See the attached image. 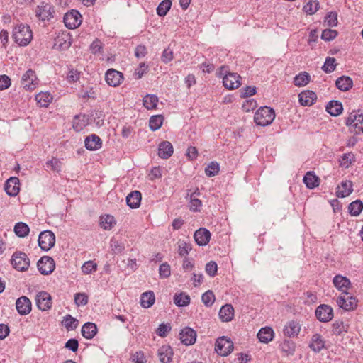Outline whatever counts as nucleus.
<instances>
[{"label":"nucleus","mask_w":363,"mask_h":363,"mask_svg":"<svg viewBox=\"0 0 363 363\" xmlns=\"http://www.w3.org/2000/svg\"><path fill=\"white\" fill-rule=\"evenodd\" d=\"M12 38L20 46H26L32 40L33 33L28 26L21 23L14 28Z\"/></svg>","instance_id":"obj_1"},{"label":"nucleus","mask_w":363,"mask_h":363,"mask_svg":"<svg viewBox=\"0 0 363 363\" xmlns=\"http://www.w3.org/2000/svg\"><path fill=\"white\" fill-rule=\"evenodd\" d=\"M275 118L274 111L267 106L259 108L255 113L254 121L257 125L266 126L272 123Z\"/></svg>","instance_id":"obj_2"},{"label":"nucleus","mask_w":363,"mask_h":363,"mask_svg":"<svg viewBox=\"0 0 363 363\" xmlns=\"http://www.w3.org/2000/svg\"><path fill=\"white\" fill-rule=\"evenodd\" d=\"M72 38L67 30H60L55 33L53 38L52 49L56 50H66L72 45Z\"/></svg>","instance_id":"obj_3"},{"label":"nucleus","mask_w":363,"mask_h":363,"mask_svg":"<svg viewBox=\"0 0 363 363\" xmlns=\"http://www.w3.org/2000/svg\"><path fill=\"white\" fill-rule=\"evenodd\" d=\"M346 125L356 134L363 133V114L356 111L352 112L346 120Z\"/></svg>","instance_id":"obj_4"},{"label":"nucleus","mask_w":363,"mask_h":363,"mask_svg":"<svg viewBox=\"0 0 363 363\" xmlns=\"http://www.w3.org/2000/svg\"><path fill=\"white\" fill-rule=\"evenodd\" d=\"M233 350V342L225 336L216 340L215 350L221 356L228 355Z\"/></svg>","instance_id":"obj_5"},{"label":"nucleus","mask_w":363,"mask_h":363,"mask_svg":"<svg viewBox=\"0 0 363 363\" xmlns=\"http://www.w3.org/2000/svg\"><path fill=\"white\" fill-rule=\"evenodd\" d=\"M11 264L16 269L22 272L28 268L30 261L26 254L21 252H16L12 256Z\"/></svg>","instance_id":"obj_6"},{"label":"nucleus","mask_w":363,"mask_h":363,"mask_svg":"<svg viewBox=\"0 0 363 363\" xmlns=\"http://www.w3.org/2000/svg\"><path fill=\"white\" fill-rule=\"evenodd\" d=\"M63 21L67 28L74 29L82 23V15L78 11L72 9L65 14Z\"/></svg>","instance_id":"obj_7"},{"label":"nucleus","mask_w":363,"mask_h":363,"mask_svg":"<svg viewBox=\"0 0 363 363\" xmlns=\"http://www.w3.org/2000/svg\"><path fill=\"white\" fill-rule=\"evenodd\" d=\"M337 303L345 311H352L357 306V299L349 292H346L337 298Z\"/></svg>","instance_id":"obj_8"},{"label":"nucleus","mask_w":363,"mask_h":363,"mask_svg":"<svg viewBox=\"0 0 363 363\" xmlns=\"http://www.w3.org/2000/svg\"><path fill=\"white\" fill-rule=\"evenodd\" d=\"M105 79L109 86L116 87L121 84L123 75L121 72L114 69H109L106 73Z\"/></svg>","instance_id":"obj_9"},{"label":"nucleus","mask_w":363,"mask_h":363,"mask_svg":"<svg viewBox=\"0 0 363 363\" xmlns=\"http://www.w3.org/2000/svg\"><path fill=\"white\" fill-rule=\"evenodd\" d=\"M37 84L35 73L32 69L27 70L22 76L21 85L27 90H33Z\"/></svg>","instance_id":"obj_10"},{"label":"nucleus","mask_w":363,"mask_h":363,"mask_svg":"<svg viewBox=\"0 0 363 363\" xmlns=\"http://www.w3.org/2000/svg\"><path fill=\"white\" fill-rule=\"evenodd\" d=\"M315 315L320 321L328 322L333 317V311L330 306L323 304L316 308Z\"/></svg>","instance_id":"obj_11"},{"label":"nucleus","mask_w":363,"mask_h":363,"mask_svg":"<svg viewBox=\"0 0 363 363\" xmlns=\"http://www.w3.org/2000/svg\"><path fill=\"white\" fill-rule=\"evenodd\" d=\"M196 333L189 327H185L179 333L180 340L186 345H191L196 340Z\"/></svg>","instance_id":"obj_12"},{"label":"nucleus","mask_w":363,"mask_h":363,"mask_svg":"<svg viewBox=\"0 0 363 363\" xmlns=\"http://www.w3.org/2000/svg\"><path fill=\"white\" fill-rule=\"evenodd\" d=\"M240 79V76L236 73H228L226 76L223 77V86L228 89H237L241 84Z\"/></svg>","instance_id":"obj_13"},{"label":"nucleus","mask_w":363,"mask_h":363,"mask_svg":"<svg viewBox=\"0 0 363 363\" xmlns=\"http://www.w3.org/2000/svg\"><path fill=\"white\" fill-rule=\"evenodd\" d=\"M210 231L205 228H201L195 231L194 238L196 244L199 246L206 245L211 239Z\"/></svg>","instance_id":"obj_14"},{"label":"nucleus","mask_w":363,"mask_h":363,"mask_svg":"<svg viewBox=\"0 0 363 363\" xmlns=\"http://www.w3.org/2000/svg\"><path fill=\"white\" fill-rule=\"evenodd\" d=\"M16 308L19 314L27 315L31 311V302L28 297L23 296L16 300Z\"/></svg>","instance_id":"obj_15"},{"label":"nucleus","mask_w":363,"mask_h":363,"mask_svg":"<svg viewBox=\"0 0 363 363\" xmlns=\"http://www.w3.org/2000/svg\"><path fill=\"white\" fill-rule=\"evenodd\" d=\"M4 189L8 195L11 196H16L20 190L18 178L15 177L9 178L5 184Z\"/></svg>","instance_id":"obj_16"},{"label":"nucleus","mask_w":363,"mask_h":363,"mask_svg":"<svg viewBox=\"0 0 363 363\" xmlns=\"http://www.w3.org/2000/svg\"><path fill=\"white\" fill-rule=\"evenodd\" d=\"M309 347L315 352H319L325 347V341L321 335L315 333L312 335Z\"/></svg>","instance_id":"obj_17"},{"label":"nucleus","mask_w":363,"mask_h":363,"mask_svg":"<svg viewBox=\"0 0 363 363\" xmlns=\"http://www.w3.org/2000/svg\"><path fill=\"white\" fill-rule=\"evenodd\" d=\"M333 284L342 294L348 292L347 290L351 288L350 281L346 277L342 275H336L333 278Z\"/></svg>","instance_id":"obj_18"},{"label":"nucleus","mask_w":363,"mask_h":363,"mask_svg":"<svg viewBox=\"0 0 363 363\" xmlns=\"http://www.w3.org/2000/svg\"><path fill=\"white\" fill-rule=\"evenodd\" d=\"M174 152L172 145L169 141H163L158 146V156L162 159L169 158Z\"/></svg>","instance_id":"obj_19"},{"label":"nucleus","mask_w":363,"mask_h":363,"mask_svg":"<svg viewBox=\"0 0 363 363\" xmlns=\"http://www.w3.org/2000/svg\"><path fill=\"white\" fill-rule=\"evenodd\" d=\"M298 99L302 106H309L316 100V94L313 91H304L298 94Z\"/></svg>","instance_id":"obj_20"},{"label":"nucleus","mask_w":363,"mask_h":363,"mask_svg":"<svg viewBox=\"0 0 363 363\" xmlns=\"http://www.w3.org/2000/svg\"><path fill=\"white\" fill-rule=\"evenodd\" d=\"M85 147L89 150H96L101 148L102 145V141L101 138L95 135L92 134L85 139L84 141Z\"/></svg>","instance_id":"obj_21"},{"label":"nucleus","mask_w":363,"mask_h":363,"mask_svg":"<svg viewBox=\"0 0 363 363\" xmlns=\"http://www.w3.org/2000/svg\"><path fill=\"white\" fill-rule=\"evenodd\" d=\"M219 318L223 322H229L233 319L234 308L230 304H225L219 311Z\"/></svg>","instance_id":"obj_22"},{"label":"nucleus","mask_w":363,"mask_h":363,"mask_svg":"<svg viewBox=\"0 0 363 363\" xmlns=\"http://www.w3.org/2000/svg\"><path fill=\"white\" fill-rule=\"evenodd\" d=\"M141 193L139 191H133L126 197L127 205L131 208H137L141 202Z\"/></svg>","instance_id":"obj_23"},{"label":"nucleus","mask_w":363,"mask_h":363,"mask_svg":"<svg viewBox=\"0 0 363 363\" xmlns=\"http://www.w3.org/2000/svg\"><path fill=\"white\" fill-rule=\"evenodd\" d=\"M173 351L170 346L163 345L158 350L160 361L162 363H168L172 360Z\"/></svg>","instance_id":"obj_24"},{"label":"nucleus","mask_w":363,"mask_h":363,"mask_svg":"<svg viewBox=\"0 0 363 363\" xmlns=\"http://www.w3.org/2000/svg\"><path fill=\"white\" fill-rule=\"evenodd\" d=\"M352 183L350 181H343L338 186L336 194L337 197L344 198L352 192Z\"/></svg>","instance_id":"obj_25"},{"label":"nucleus","mask_w":363,"mask_h":363,"mask_svg":"<svg viewBox=\"0 0 363 363\" xmlns=\"http://www.w3.org/2000/svg\"><path fill=\"white\" fill-rule=\"evenodd\" d=\"M89 124V118L85 115H76L72 121V127L77 132L82 130Z\"/></svg>","instance_id":"obj_26"},{"label":"nucleus","mask_w":363,"mask_h":363,"mask_svg":"<svg viewBox=\"0 0 363 363\" xmlns=\"http://www.w3.org/2000/svg\"><path fill=\"white\" fill-rule=\"evenodd\" d=\"M301 330L298 323L292 320L289 322L284 328V334L287 337H294L298 335Z\"/></svg>","instance_id":"obj_27"},{"label":"nucleus","mask_w":363,"mask_h":363,"mask_svg":"<svg viewBox=\"0 0 363 363\" xmlns=\"http://www.w3.org/2000/svg\"><path fill=\"white\" fill-rule=\"evenodd\" d=\"M274 334V330L272 328L264 327L259 330L257 336L261 342L268 343L272 340Z\"/></svg>","instance_id":"obj_28"},{"label":"nucleus","mask_w":363,"mask_h":363,"mask_svg":"<svg viewBox=\"0 0 363 363\" xmlns=\"http://www.w3.org/2000/svg\"><path fill=\"white\" fill-rule=\"evenodd\" d=\"M97 333V327L93 323H86L82 328V335L86 339H92Z\"/></svg>","instance_id":"obj_29"},{"label":"nucleus","mask_w":363,"mask_h":363,"mask_svg":"<svg viewBox=\"0 0 363 363\" xmlns=\"http://www.w3.org/2000/svg\"><path fill=\"white\" fill-rule=\"evenodd\" d=\"M342 105L339 101H330L326 106V111L333 116H339L342 112Z\"/></svg>","instance_id":"obj_30"},{"label":"nucleus","mask_w":363,"mask_h":363,"mask_svg":"<svg viewBox=\"0 0 363 363\" xmlns=\"http://www.w3.org/2000/svg\"><path fill=\"white\" fill-rule=\"evenodd\" d=\"M61 323L67 331H71L77 329L79 325V320L71 315L67 314L63 317Z\"/></svg>","instance_id":"obj_31"},{"label":"nucleus","mask_w":363,"mask_h":363,"mask_svg":"<svg viewBox=\"0 0 363 363\" xmlns=\"http://www.w3.org/2000/svg\"><path fill=\"white\" fill-rule=\"evenodd\" d=\"M335 84L338 89L346 91L352 88L353 82L350 77L342 76L336 80Z\"/></svg>","instance_id":"obj_32"},{"label":"nucleus","mask_w":363,"mask_h":363,"mask_svg":"<svg viewBox=\"0 0 363 363\" xmlns=\"http://www.w3.org/2000/svg\"><path fill=\"white\" fill-rule=\"evenodd\" d=\"M155 301V297L153 291H149L142 294L140 297V304L142 307L148 308L151 307Z\"/></svg>","instance_id":"obj_33"},{"label":"nucleus","mask_w":363,"mask_h":363,"mask_svg":"<svg viewBox=\"0 0 363 363\" xmlns=\"http://www.w3.org/2000/svg\"><path fill=\"white\" fill-rule=\"evenodd\" d=\"M303 182L312 189L319 185V179L313 172H308L303 177Z\"/></svg>","instance_id":"obj_34"},{"label":"nucleus","mask_w":363,"mask_h":363,"mask_svg":"<svg viewBox=\"0 0 363 363\" xmlns=\"http://www.w3.org/2000/svg\"><path fill=\"white\" fill-rule=\"evenodd\" d=\"M199 195V192L197 191H194L190 195L189 208L194 212L200 211L202 206L201 201L198 198Z\"/></svg>","instance_id":"obj_35"},{"label":"nucleus","mask_w":363,"mask_h":363,"mask_svg":"<svg viewBox=\"0 0 363 363\" xmlns=\"http://www.w3.org/2000/svg\"><path fill=\"white\" fill-rule=\"evenodd\" d=\"M116 225V220L113 216L105 215L100 217V226L106 230H110Z\"/></svg>","instance_id":"obj_36"},{"label":"nucleus","mask_w":363,"mask_h":363,"mask_svg":"<svg viewBox=\"0 0 363 363\" xmlns=\"http://www.w3.org/2000/svg\"><path fill=\"white\" fill-rule=\"evenodd\" d=\"M30 231L28 225L23 222L17 223L14 226L16 235L20 238L26 237Z\"/></svg>","instance_id":"obj_37"},{"label":"nucleus","mask_w":363,"mask_h":363,"mask_svg":"<svg viewBox=\"0 0 363 363\" xmlns=\"http://www.w3.org/2000/svg\"><path fill=\"white\" fill-rule=\"evenodd\" d=\"M158 102V98L154 94H147L143 98V105L147 109H154L156 108Z\"/></svg>","instance_id":"obj_38"},{"label":"nucleus","mask_w":363,"mask_h":363,"mask_svg":"<svg viewBox=\"0 0 363 363\" xmlns=\"http://www.w3.org/2000/svg\"><path fill=\"white\" fill-rule=\"evenodd\" d=\"M310 75L308 73L303 72L294 78V84L297 86H303L306 85L310 81Z\"/></svg>","instance_id":"obj_39"},{"label":"nucleus","mask_w":363,"mask_h":363,"mask_svg":"<svg viewBox=\"0 0 363 363\" xmlns=\"http://www.w3.org/2000/svg\"><path fill=\"white\" fill-rule=\"evenodd\" d=\"M348 329V325L344 323L342 320H335L333 323V333L335 335H340L342 333H346Z\"/></svg>","instance_id":"obj_40"},{"label":"nucleus","mask_w":363,"mask_h":363,"mask_svg":"<svg viewBox=\"0 0 363 363\" xmlns=\"http://www.w3.org/2000/svg\"><path fill=\"white\" fill-rule=\"evenodd\" d=\"M171 6L172 1L170 0H163L157 8V14L161 17L166 16Z\"/></svg>","instance_id":"obj_41"},{"label":"nucleus","mask_w":363,"mask_h":363,"mask_svg":"<svg viewBox=\"0 0 363 363\" xmlns=\"http://www.w3.org/2000/svg\"><path fill=\"white\" fill-rule=\"evenodd\" d=\"M348 209L352 216H357L363 209V203L360 200H356L349 205Z\"/></svg>","instance_id":"obj_42"},{"label":"nucleus","mask_w":363,"mask_h":363,"mask_svg":"<svg viewBox=\"0 0 363 363\" xmlns=\"http://www.w3.org/2000/svg\"><path fill=\"white\" fill-rule=\"evenodd\" d=\"M174 303L177 306H186L190 303V297L183 293L175 294L174 296Z\"/></svg>","instance_id":"obj_43"},{"label":"nucleus","mask_w":363,"mask_h":363,"mask_svg":"<svg viewBox=\"0 0 363 363\" xmlns=\"http://www.w3.org/2000/svg\"><path fill=\"white\" fill-rule=\"evenodd\" d=\"M163 117L161 115L153 116L150 118L149 126L152 130H158L162 125Z\"/></svg>","instance_id":"obj_44"},{"label":"nucleus","mask_w":363,"mask_h":363,"mask_svg":"<svg viewBox=\"0 0 363 363\" xmlns=\"http://www.w3.org/2000/svg\"><path fill=\"white\" fill-rule=\"evenodd\" d=\"M110 247L112 253L115 255L121 253L125 249L124 245L115 238L111 239Z\"/></svg>","instance_id":"obj_45"},{"label":"nucleus","mask_w":363,"mask_h":363,"mask_svg":"<svg viewBox=\"0 0 363 363\" xmlns=\"http://www.w3.org/2000/svg\"><path fill=\"white\" fill-rule=\"evenodd\" d=\"M281 351L286 354H292L295 351V344L290 340H284L281 345Z\"/></svg>","instance_id":"obj_46"},{"label":"nucleus","mask_w":363,"mask_h":363,"mask_svg":"<svg viewBox=\"0 0 363 363\" xmlns=\"http://www.w3.org/2000/svg\"><path fill=\"white\" fill-rule=\"evenodd\" d=\"M353 162H354V155L351 152L346 153L342 156L340 160V165L342 167L348 168Z\"/></svg>","instance_id":"obj_47"},{"label":"nucleus","mask_w":363,"mask_h":363,"mask_svg":"<svg viewBox=\"0 0 363 363\" xmlns=\"http://www.w3.org/2000/svg\"><path fill=\"white\" fill-rule=\"evenodd\" d=\"M35 304L39 310L45 311V291H40L35 296Z\"/></svg>","instance_id":"obj_48"},{"label":"nucleus","mask_w":363,"mask_h":363,"mask_svg":"<svg viewBox=\"0 0 363 363\" xmlns=\"http://www.w3.org/2000/svg\"><path fill=\"white\" fill-rule=\"evenodd\" d=\"M201 300L206 306L210 307L213 304L216 298L213 291L208 290L202 295Z\"/></svg>","instance_id":"obj_49"},{"label":"nucleus","mask_w":363,"mask_h":363,"mask_svg":"<svg viewBox=\"0 0 363 363\" xmlns=\"http://www.w3.org/2000/svg\"><path fill=\"white\" fill-rule=\"evenodd\" d=\"M336 60L334 57H327L322 67L323 70L326 73L333 72L336 67Z\"/></svg>","instance_id":"obj_50"},{"label":"nucleus","mask_w":363,"mask_h":363,"mask_svg":"<svg viewBox=\"0 0 363 363\" xmlns=\"http://www.w3.org/2000/svg\"><path fill=\"white\" fill-rule=\"evenodd\" d=\"M319 3L317 1L310 0L304 6L303 10L308 14H313L318 10Z\"/></svg>","instance_id":"obj_51"},{"label":"nucleus","mask_w":363,"mask_h":363,"mask_svg":"<svg viewBox=\"0 0 363 363\" xmlns=\"http://www.w3.org/2000/svg\"><path fill=\"white\" fill-rule=\"evenodd\" d=\"M219 164L216 162H211L205 169L206 174L208 177H213L219 172Z\"/></svg>","instance_id":"obj_52"},{"label":"nucleus","mask_w":363,"mask_h":363,"mask_svg":"<svg viewBox=\"0 0 363 363\" xmlns=\"http://www.w3.org/2000/svg\"><path fill=\"white\" fill-rule=\"evenodd\" d=\"M325 23L329 27H334L337 25V13L335 11H331L325 17Z\"/></svg>","instance_id":"obj_53"},{"label":"nucleus","mask_w":363,"mask_h":363,"mask_svg":"<svg viewBox=\"0 0 363 363\" xmlns=\"http://www.w3.org/2000/svg\"><path fill=\"white\" fill-rule=\"evenodd\" d=\"M191 250V245L185 241H179L178 242V253L181 256H185L189 254Z\"/></svg>","instance_id":"obj_54"},{"label":"nucleus","mask_w":363,"mask_h":363,"mask_svg":"<svg viewBox=\"0 0 363 363\" xmlns=\"http://www.w3.org/2000/svg\"><path fill=\"white\" fill-rule=\"evenodd\" d=\"M97 269V264L92 261L86 262L82 267V271L85 274H89L95 272Z\"/></svg>","instance_id":"obj_55"},{"label":"nucleus","mask_w":363,"mask_h":363,"mask_svg":"<svg viewBox=\"0 0 363 363\" xmlns=\"http://www.w3.org/2000/svg\"><path fill=\"white\" fill-rule=\"evenodd\" d=\"M74 303L77 306H85L88 303V296L84 293L74 294Z\"/></svg>","instance_id":"obj_56"},{"label":"nucleus","mask_w":363,"mask_h":363,"mask_svg":"<svg viewBox=\"0 0 363 363\" xmlns=\"http://www.w3.org/2000/svg\"><path fill=\"white\" fill-rule=\"evenodd\" d=\"M337 35V32L335 30L325 29L321 35V38L325 41L333 40Z\"/></svg>","instance_id":"obj_57"},{"label":"nucleus","mask_w":363,"mask_h":363,"mask_svg":"<svg viewBox=\"0 0 363 363\" xmlns=\"http://www.w3.org/2000/svg\"><path fill=\"white\" fill-rule=\"evenodd\" d=\"M160 277L162 279L167 278L171 274L170 266L167 263H163L159 268Z\"/></svg>","instance_id":"obj_58"},{"label":"nucleus","mask_w":363,"mask_h":363,"mask_svg":"<svg viewBox=\"0 0 363 363\" xmlns=\"http://www.w3.org/2000/svg\"><path fill=\"white\" fill-rule=\"evenodd\" d=\"M217 270L218 266L215 262L211 261L206 264V272L210 277H215L217 273Z\"/></svg>","instance_id":"obj_59"},{"label":"nucleus","mask_w":363,"mask_h":363,"mask_svg":"<svg viewBox=\"0 0 363 363\" xmlns=\"http://www.w3.org/2000/svg\"><path fill=\"white\" fill-rule=\"evenodd\" d=\"M148 66L144 62L139 65L138 67L135 69L134 72V77L135 79H140L145 73L147 72Z\"/></svg>","instance_id":"obj_60"},{"label":"nucleus","mask_w":363,"mask_h":363,"mask_svg":"<svg viewBox=\"0 0 363 363\" xmlns=\"http://www.w3.org/2000/svg\"><path fill=\"white\" fill-rule=\"evenodd\" d=\"M80 74L81 72L77 69H69L67 77V81L70 83L77 82L80 78Z\"/></svg>","instance_id":"obj_61"},{"label":"nucleus","mask_w":363,"mask_h":363,"mask_svg":"<svg viewBox=\"0 0 363 363\" xmlns=\"http://www.w3.org/2000/svg\"><path fill=\"white\" fill-rule=\"evenodd\" d=\"M171 326L169 324L162 323L159 325L157 330V334L160 337L167 336V333L170 331Z\"/></svg>","instance_id":"obj_62"},{"label":"nucleus","mask_w":363,"mask_h":363,"mask_svg":"<svg viewBox=\"0 0 363 363\" xmlns=\"http://www.w3.org/2000/svg\"><path fill=\"white\" fill-rule=\"evenodd\" d=\"M173 58H174L173 51L172 50H170L169 48L167 49H164L162 54V56H161L162 61L164 63H168L170 61H172L173 60Z\"/></svg>","instance_id":"obj_63"},{"label":"nucleus","mask_w":363,"mask_h":363,"mask_svg":"<svg viewBox=\"0 0 363 363\" xmlns=\"http://www.w3.org/2000/svg\"><path fill=\"white\" fill-rule=\"evenodd\" d=\"M162 175V169L160 167H155L150 170L148 177L150 180L153 181L156 179L161 178Z\"/></svg>","instance_id":"obj_64"}]
</instances>
